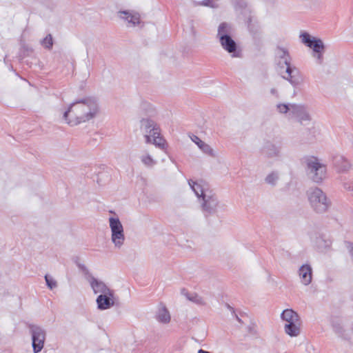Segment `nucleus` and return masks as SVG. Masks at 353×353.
Instances as JSON below:
<instances>
[{"label":"nucleus","mask_w":353,"mask_h":353,"mask_svg":"<svg viewBox=\"0 0 353 353\" xmlns=\"http://www.w3.org/2000/svg\"><path fill=\"white\" fill-rule=\"evenodd\" d=\"M99 112V103L92 97H86L72 103L63 114V119L70 125H77L94 118Z\"/></svg>","instance_id":"nucleus-1"},{"label":"nucleus","mask_w":353,"mask_h":353,"mask_svg":"<svg viewBox=\"0 0 353 353\" xmlns=\"http://www.w3.org/2000/svg\"><path fill=\"white\" fill-rule=\"evenodd\" d=\"M188 183L196 196L201 199L203 211L208 214L217 212L220 208V203L208 185L202 181H194L192 180H189Z\"/></svg>","instance_id":"nucleus-2"},{"label":"nucleus","mask_w":353,"mask_h":353,"mask_svg":"<svg viewBox=\"0 0 353 353\" xmlns=\"http://www.w3.org/2000/svg\"><path fill=\"white\" fill-rule=\"evenodd\" d=\"M307 199L311 209L318 214H323L328 212L332 205L330 199L319 188H310L306 192Z\"/></svg>","instance_id":"nucleus-3"},{"label":"nucleus","mask_w":353,"mask_h":353,"mask_svg":"<svg viewBox=\"0 0 353 353\" xmlns=\"http://www.w3.org/2000/svg\"><path fill=\"white\" fill-rule=\"evenodd\" d=\"M308 177L315 183H321L327 177V165L314 157L305 160Z\"/></svg>","instance_id":"nucleus-4"},{"label":"nucleus","mask_w":353,"mask_h":353,"mask_svg":"<svg viewBox=\"0 0 353 353\" xmlns=\"http://www.w3.org/2000/svg\"><path fill=\"white\" fill-rule=\"evenodd\" d=\"M141 129L144 133L147 143H152L159 148H163L165 141L160 137L159 129L153 120L143 119L141 121Z\"/></svg>","instance_id":"nucleus-5"},{"label":"nucleus","mask_w":353,"mask_h":353,"mask_svg":"<svg viewBox=\"0 0 353 353\" xmlns=\"http://www.w3.org/2000/svg\"><path fill=\"white\" fill-rule=\"evenodd\" d=\"M301 42L312 50V57L317 64L321 65L323 61V54L325 52V45L321 39L311 36L307 32L301 34Z\"/></svg>","instance_id":"nucleus-6"},{"label":"nucleus","mask_w":353,"mask_h":353,"mask_svg":"<svg viewBox=\"0 0 353 353\" xmlns=\"http://www.w3.org/2000/svg\"><path fill=\"white\" fill-rule=\"evenodd\" d=\"M109 226L111 231V241L117 248H121L125 242L124 230L118 217L109 218Z\"/></svg>","instance_id":"nucleus-7"},{"label":"nucleus","mask_w":353,"mask_h":353,"mask_svg":"<svg viewBox=\"0 0 353 353\" xmlns=\"http://www.w3.org/2000/svg\"><path fill=\"white\" fill-rule=\"evenodd\" d=\"M30 334L32 340V348L34 353L41 351L44 346L46 332L40 326L32 325L30 327Z\"/></svg>","instance_id":"nucleus-8"},{"label":"nucleus","mask_w":353,"mask_h":353,"mask_svg":"<svg viewBox=\"0 0 353 353\" xmlns=\"http://www.w3.org/2000/svg\"><path fill=\"white\" fill-rule=\"evenodd\" d=\"M282 77L288 81L293 87H297L303 82L300 70L294 65H288L286 68L279 72Z\"/></svg>","instance_id":"nucleus-9"},{"label":"nucleus","mask_w":353,"mask_h":353,"mask_svg":"<svg viewBox=\"0 0 353 353\" xmlns=\"http://www.w3.org/2000/svg\"><path fill=\"white\" fill-rule=\"evenodd\" d=\"M310 241L319 251L323 252L329 248L331 245V241L325 235L316 231H312L309 234Z\"/></svg>","instance_id":"nucleus-10"},{"label":"nucleus","mask_w":353,"mask_h":353,"mask_svg":"<svg viewBox=\"0 0 353 353\" xmlns=\"http://www.w3.org/2000/svg\"><path fill=\"white\" fill-rule=\"evenodd\" d=\"M291 117L295 118L301 124L310 121L312 119L307 108L303 105L299 104L292 105Z\"/></svg>","instance_id":"nucleus-11"},{"label":"nucleus","mask_w":353,"mask_h":353,"mask_svg":"<svg viewBox=\"0 0 353 353\" xmlns=\"http://www.w3.org/2000/svg\"><path fill=\"white\" fill-rule=\"evenodd\" d=\"M275 57L279 72L286 68L288 65H292L291 57L288 50L285 48H277L275 52Z\"/></svg>","instance_id":"nucleus-12"},{"label":"nucleus","mask_w":353,"mask_h":353,"mask_svg":"<svg viewBox=\"0 0 353 353\" xmlns=\"http://www.w3.org/2000/svg\"><path fill=\"white\" fill-rule=\"evenodd\" d=\"M96 303L97 308L100 310H108L114 305V290L110 293L99 294L97 299Z\"/></svg>","instance_id":"nucleus-13"},{"label":"nucleus","mask_w":353,"mask_h":353,"mask_svg":"<svg viewBox=\"0 0 353 353\" xmlns=\"http://www.w3.org/2000/svg\"><path fill=\"white\" fill-rule=\"evenodd\" d=\"M118 16L130 28L135 27L141 23L139 14L133 11H119Z\"/></svg>","instance_id":"nucleus-14"},{"label":"nucleus","mask_w":353,"mask_h":353,"mask_svg":"<svg viewBox=\"0 0 353 353\" xmlns=\"http://www.w3.org/2000/svg\"><path fill=\"white\" fill-rule=\"evenodd\" d=\"M87 280L94 292V294H108L113 290L110 289L103 281L96 279L92 276H89Z\"/></svg>","instance_id":"nucleus-15"},{"label":"nucleus","mask_w":353,"mask_h":353,"mask_svg":"<svg viewBox=\"0 0 353 353\" xmlns=\"http://www.w3.org/2000/svg\"><path fill=\"white\" fill-rule=\"evenodd\" d=\"M190 139L204 154L212 157H216V152L214 150L209 144L200 139L197 136L192 135L190 137Z\"/></svg>","instance_id":"nucleus-16"},{"label":"nucleus","mask_w":353,"mask_h":353,"mask_svg":"<svg viewBox=\"0 0 353 353\" xmlns=\"http://www.w3.org/2000/svg\"><path fill=\"white\" fill-rule=\"evenodd\" d=\"M299 274L301 283L305 285H308L312 280V268L308 264L303 265L299 270Z\"/></svg>","instance_id":"nucleus-17"},{"label":"nucleus","mask_w":353,"mask_h":353,"mask_svg":"<svg viewBox=\"0 0 353 353\" xmlns=\"http://www.w3.org/2000/svg\"><path fill=\"white\" fill-rule=\"evenodd\" d=\"M263 151L266 157L270 159L280 158L282 156L281 147L274 143H268Z\"/></svg>","instance_id":"nucleus-18"},{"label":"nucleus","mask_w":353,"mask_h":353,"mask_svg":"<svg viewBox=\"0 0 353 353\" xmlns=\"http://www.w3.org/2000/svg\"><path fill=\"white\" fill-rule=\"evenodd\" d=\"M301 321L284 325V332L291 337L298 336L301 334Z\"/></svg>","instance_id":"nucleus-19"},{"label":"nucleus","mask_w":353,"mask_h":353,"mask_svg":"<svg viewBox=\"0 0 353 353\" xmlns=\"http://www.w3.org/2000/svg\"><path fill=\"white\" fill-rule=\"evenodd\" d=\"M281 318L285 322V324L301 321L299 315L292 309L284 310L281 314Z\"/></svg>","instance_id":"nucleus-20"},{"label":"nucleus","mask_w":353,"mask_h":353,"mask_svg":"<svg viewBox=\"0 0 353 353\" xmlns=\"http://www.w3.org/2000/svg\"><path fill=\"white\" fill-rule=\"evenodd\" d=\"M181 292V294L184 296L190 301L199 305H205V302L203 298L199 296L198 294L194 292H189L185 289H182Z\"/></svg>","instance_id":"nucleus-21"},{"label":"nucleus","mask_w":353,"mask_h":353,"mask_svg":"<svg viewBox=\"0 0 353 353\" xmlns=\"http://www.w3.org/2000/svg\"><path fill=\"white\" fill-rule=\"evenodd\" d=\"M219 42L221 43V46L222 48L226 50L229 53H234L236 50V42L232 39V37H228L225 38H223L222 37V39L219 40Z\"/></svg>","instance_id":"nucleus-22"},{"label":"nucleus","mask_w":353,"mask_h":353,"mask_svg":"<svg viewBox=\"0 0 353 353\" xmlns=\"http://www.w3.org/2000/svg\"><path fill=\"white\" fill-rule=\"evenodd\" d=\"M232 29L230 25L227 23H221L218 28L217 37L219 40L223 38L231 37Z\"/></svg>","instance_id":"nucleus-23"},{"label":"nucleus","mask_w":353,"mask_h":353,"mask_svg":"<svg viewBox=\"0 0 353 353\" xmlns=\"http://www.w3.org/2000/svg\"><path fill=\"white\" fill-rule=\"evenodd\" d=\"M157 319L159 322L162 323H168L170 321V314L165 307H161L157 312Z\"/></svg>","instance_id":"nucleus-24"},{"label":"nucleus","mask_w":353,"mask_h":353,"mask_svg":"<svg viewBox=\"0 0 353 353\" xmlns=\"http://www.w3.org/2000/svg\"><path fill=\"white\" fill-rule=\"evenodd\" d=\"M140 159L142 163L148 168H152L157 164V161L147 152L141 154Z\"/></svg>","instance_id":"nucleus-25"},{"label":"nucleus","mask_w":353,"mask_h":353,"mask_svg":"<svg viewBox=\"0 0 353 353\" xmlns=\"http://www.w3.org/2000/svg\"><path fill=\"white\" fill-rule=\"evenodd\" d=\"M280 178L278 171H272L265 178V182L270 185L274 186L277 184Z\"/></svg>","instance_id":"nucleus-26"},{"label":"nucleus","mask_w":353,"mask_h":353,"mask_svg":"<svg viewBox=\"0 0 353 353\" xmlns=\"http://www.w3.org/2000/svg\"><path fill=\"white\" fill-rule=\"evenodd\" d=\"M295 104H285V103H279L276 105V110L282 114L289 113L290 116H292V105Z\"/></svg>","instance_id":"nucleus-27"},{"label":"nucleus","mask_w":353,"mask_h":353,"mask_svg":"<svg viewBox=\"0 0 353 353\" xmlns=\"http://www.w3.org/2000/svg\"><path fill=\"white\" fill-rule=\"evenodd\" d=\"M141 109L145 112L146 114L152 115L156 112L154 107L149 103L143 102L141 103Z\"/></svg>","instance_id":"nucleus-28"},{"label":"nucleus","mask_w":353,"mask_h":353,"mask_svg":"<svg viewBox=\"0 0 353 353\" xmlns=\"http://www.w3.org/2000/svg\"><path fill=\"white\" fill-rule=\"evenodd\" d=\"M41 45L48 49H50L52 47L53 42H52V37L51 34L47 35L42 41H41Z\"/></svg>","instance_id":"nucleus-29"},{"label":"nucleus","mask_w":353,"mask_h":353,"mask_svg":"<svg viewBox=\"0 0 353 353\" xmlns=\"http://www.w3.org/2000/svg\"><path fill=\"white\" fill-rule=\"evenodd\" d=\"M45 280L46 282V285L50 290H52L57 286V281L52 276L49 275H46Z\"/></svg>","instance_id":"nucleus-30"},{"label":"nucleus","mask_w":353,"mask_h":353,"mask_svg":"<svg viewBox=\"0 0 353 353\" xmlns=\"http://www.w3.org/2000/svg\"><path fill=\"white\" fill-rule=\"evenodd\" d=\"M343 165L339 168V172L347 171L350 168V163L347 160L343 159Z\"/></svg>","instance_id":"nucleus-31"},{"label":"nucleus","mask_w":353,"mask_h":353,"mask_svg":"<svg viewBox=\"0 0 353 353\" xmlns=\"http://www.w3.org/2000/svg\"><path fill=\"white\" fill-rule=\"evenodd\" d=\"M270 92L271 95L275 97L276 98L279 97V91L276 88L273 87V88H270Z\"/></svg>","instance_id":"nucleus-32"},{"label":"nucleus","mask_w":353,"mask_h":353,"mask_svg":"<svg viewBox=\"0 0 353 353\" xmlns=\"http://www.w3.org/2000/svg\"><path fill=\"white\" fill-rule=\"evenodd\" d=\"M347 249L349 250L350 255L353 258V243H349L347 244Z\"/></svg>","instance_id":"nucleus-33"}]
</instances>
